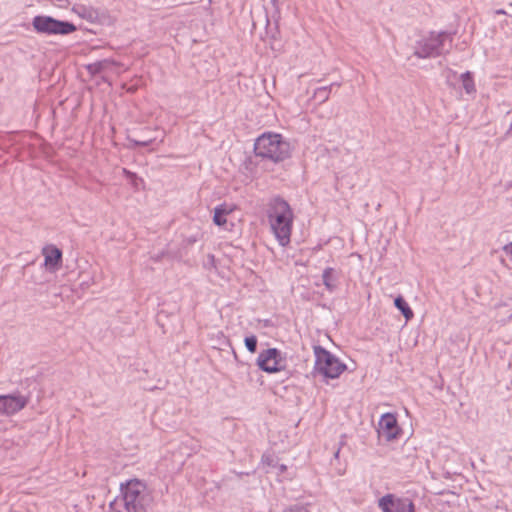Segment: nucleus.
I'll list each match as a JSON object with an SVG mask.
<instances>
[{"label":"nucleus","mask_w":512,"mask_h":512,"mask_svg":"<svg viewBox=\"0 0 512 512\" xmlns=\"http://www.w3.org/2000/svg\"><path fill=\"white\" fill-rule=\"evenodd\" d=\"M266 216L270 231L281 247H287L291 242L294 213L289 203L276 196L266 204Z\"/></svg>","instance_id":"nucleus-1"},{"label":"nucleus","mask_w":512,"mask_h":512,"mask_svg":"<svg viewBox=\"0 0 512 512\" xmlns=\"http://www.w3.org/2000/svg\"><path fill=\"white\" fill-rule=\"evenodd\" d=\"M120 496L109 505L112 512H146L151 496L144 482L131 479L120 486Z\"/></svg>","instance_id":"nucleus-2"},{"label":"nucleus","mask_w":512,"mask_h":512,"mask_svg":"<svg viewBox=\"0 0 512 512\" xmlns=\"http://www.w3.org/2000/svg\"><path fill=\"white\" fill-rule=\"evenodd\" d=\"M291 156L290 143L283 136L274 132H263L258 135V166H265L264 161L283 162Z\"/></svg>","instance_id":"nucleus-3"},{"label":"nucleus","mask_w":512,"mask_h":512,"mask_svg":"<svg viewBox=\"0 0 512 512\" xmlns=\"http://www.w3.org/2000/svg\"><path fill=\"white\" fill-rule=\"evenodd\" d=\"M452 42V34L449 32H431L417 42L414 55L422 59L440 56L450 51Z\"/></svg>","instance_id":"nucleus-4"},{"label":"nucleus","mask_w":512,"mask_h":512,"mask_svg":"<svg viewBox=\"0 0 512 512\" xmlns=\"http://www.w3.org/2000/svg\"><path fill=\"white\" fill-rule=\"evenodd\" d=\"M315 356L314 372L325 378H338L346 369V365L334 354L320 345L313 347Z\"/></svg>","instance_id":"nucleus-5"},{"label":"nucleus","mask_w":512,"mask_h":512,"mask_svg":"<svg viewBox=\"0 0 512 512\" xmlns=\"http://www.w3.org/2000/svg\"><path fill=\"white\" fill-rule=\"evenodd\" d=\"M32 26L38 34L68 35L77 30L76 26L68 21L55 19L51 16L37 15L32 19Z\"/></svg>","instance_id":"nucleus-6"},{"label":"nucleus","mask_w":512,"mask_h":512,"mask_svg":"<svg viewBox=\"0 0 512 512\" xmlns=\"http://www.w3.org/2000/svg\"><path fill=\"white\" fill-rule=\"evenodd\" d=\"M258 368L274 374L286 370L287 357L277 348H267L258 354Z\"/></svg>","instance_id":"nucleus-7"},{"label":"nucleus","mask_w":512,"mask_h":512,"mask_svg":"<svg viewBox=\"0 0 512 512\" xmlns=\"http://www.w3.org/2000/svg\"><path fill=\"white\" fill-rule=\"evenodd\" d=\"M378 505L383 512H415L412 500L395 497L393 494H386L380 498Z\"/></svg>","instance_id":"nucleus-8"},{"label":"nucleus","mask_w":512,"mask_h":512,"mask_svg":"<svg viewBox=\"0 0 512 512\" xmlns=\"http://www.w3.org/2000/svg\"><path fill=\"white\" fill-rule=\"evenodd\" d=\"M28 404V398L20 394L0 395V415L11 416Z\"/></svg>","instance_id":"nucleus-9"},{"label":"nucleus","mask_w":512,"mask_h":512,"mask_svg":"<svg viewBox=\"0 0 512 512\" xmlns=\"http://www.w3.org/2000/svg\"><path fill=\"white\" fill-rule=\"evenodd\" d=\"M44 265L50 272H56L62 264V251L54 245L43 248Z\"/></svg>","instance_id":"nucleus-10"},{"label":"nucleus","mask_w":512,"mask_h":512,"mask_svg":"<svg viewBox=\"0 0 512 512\" xmlns=\"http://www.w3.org/2000/svg\"><path fill=\"white\" fill-rule=\"evenodd\" d=\"M379 428L382 435L387 440L396 438L399 432L396 417L392 413H385L381 416L379 421Z\"/></svg>","instance_id":"nucleus-11"},{"label":"nucleus","mask_w":512,"mask_h":512,"mask_svg":"<svg viewBox=\"0 0 512 512\" xmlns=\"http://www.w3.org/2000/svg\"><path fill=\"white\" fill-rule=\"evenodd\" d=\"M322 280L326 290L332 293L337 289L339 275L334 268L327 267L323 271Z\"/></svg>","instance_id":"nucleus-12"},{"label":"nucleus","mask_w":512,"mask_h":512,"mask_svg":"<svg viewBox=\"0 0 512 512\" xmlns=\"http://www.w3.org/2000/svg\"><path fill=\"white\" fill-rule=\"evenodd\" d=\"M232 210L228 208L226 204H221L215 207L214 209V216H213V222L217 226H224L227 222L226 216L231 212Z\"/></svg>","instance_id":"nucleus-13"},{"label":"nucleus","mask_w":512,"mask_h":512,"mask_svg":"<svg viewBox=\"0 0 512 512\" xmlns=\"http://www.w3.org/2000/svg\"><path fill=\"white\" fill-rule=\"evenodd\" d=\"M394 305L402 313L407 321L413 318L414 313L412 309L401 295L394 299Z\"/></svg>","instance_id":"nucleus-14"},{"label":"nucleus","mask_w":512,"mask_h":512,"mask_svg":"<svg viewBox=\"0 0 512 512\" xmlns=\"http://www.w3.org/2000/svg\"><path fill=\"white\" fill-rule=\"evenodd\" d=\"M74 10L80 17H82L83 19H86L88 21L92 22L98 18L97 10L92 7L79 5L76 8H74Z\"/></svg>","instance_id":"nucleus-15"},{"label":"nucleus","mask_w":512,"mask_h":512,"mask_svg":"<svg viewBox=\"0 0 512 512\" xmlns=\"http://www.w3.org/2000/svg\"><path fill=\"white\" fill-rule=\"evenodd\" d=\"M333 87L334 84H330L328 86H323L315 89L313 93V98L317 100L320 104L326 102L330 97V93Z\"/></svg>","instance_id":"nucleus-16"},{"label":"nucleus","mask_w":512,"mask_h":512,"mask_svg":"<svg viewBox=\"0 0 512 512\" xmlns=\"http://www.w3.org/2000/svg\"><path fill=\"white\" fill-rule=\"evenodd\" d=\"M460 78H461L462 85H463V88L466 91V93L471 94L476 91L474 79H473L472 73L470 71H466L465 73H462Z\"/></svg>","instance_id":"nucleus-17"},{"label":"nucleus","mask_w":512,"mask_h":512,"mask_svg":"<svg viewBox=\"0 0 512 512\" xmlns=\"http://www.w3.org/2000/svg\"><path fill=\"white\" fill-rule=\"evenodd\" d=\"M241 173L245 175L247 181H253L255 178V167L251 159L245 161L241 167Z\"/></svg>","instance_id":"nucleus-18"},{"label":"nucleus","mask_w":512,"mask_h":512,"mask_svg":"<svg viewBox=\"0 0 512 512\" xmlns=\"http://www.w3.org/2000/svg\"><path fill=\"white\" fill-rule=\"evenodd\" d=\"M108 65H109V60L97 61V62L87 65V70L89 73L95 75V74L101 73L103 70H105L108 67Z\"/></svg>","instance_id":"nucleus-19"},{"label":"nucleus","mask_w":512,"mask_h":512,"mask_svg":"<svg viewBox=\"0 0 512 512\" xmlns=\"http://www.w3.org/2000/svg\"><path fill=\"white\" fill-rule=\"evenodd\" d=\"M156 140H157V137L144 138L142 140H137V139L129 138V142L134 147H147V146L152 145L153 143H155Z\"/></svg>","instance_id":"nucleus-20"},{"label":"nucleus","mask_w":512,"mask_h":512,"mask_svg":"<svg viewBox=\"0 0 512 512\" xmlns=\"http://www.w3.org/2000/svg\"><path fill=\"white\" fill-rule=\"evenodd\" d=\"M245 346L251 353L256 352V336L251 335L245 338Z\"/></svg>","instance_id":"nucleus-21"},{"label":"nucleus","mask_w":512,"mask_h":512,"mask_svg":"<svg viewBox=\"0 0 512 512\" xmlns=\"http://www.w3.org/2000/svg\"><path fill=\"white\" fill-rule=\"evenodd\" d=\"M283 512H310L305 506L300 504H294L287 506L283 509Z\"/></svg>","instance_id":"nucleus-22"},{"label":"nucleus","mask_w":512,"mask_h":512,"mask_svg":"<svg viewBox=\"0 0 512 512\" xmlns=\"http://www.w3.org/2000/svg\"><path fill=\"white\" fill-rule=\"evenodd\" d=\"M265 117L267 119L263 122V125L268 124L269 122H271L275 118V113H274L272 108H266Z\"/></svg>","instance_id":"nucleus-23"},{"label":"nucleus","mask_w":512,"mask_h":512,"mask_svg":"<svg viewBox=\"0 0 512 512\" xmlns=\"http://www.w3.org/2000/svg\"><path fill=\"white\" fill-rule=\"evenodd\" d=\"M122 173H123V174H124L128 179H130L131 181H134V180H136V179H137V175H136V173L131 172V171H129V170H128V169H126V168H123V169H122Z\"/></svg>","instance_id":"nucleus-24"},{"label":"nucleus","mask_w":512,"mask_h":512,"mask_svg":"<svg viewBox=\"0 0 512 512\" xmlns=\"http://www.w3.org/2000/svg\"><path fill=\"white\" fill-rule=\"evenodd\" d=\"M503 252L510 257L511 261H512V243H509V244H506L504 247H503Z\"/></svg>","instance_id":"nucleus-25"},{"label":"nucleus","mask_w":512,"mask_h":512,"mask_svg":"<svg viewBox=\"0 0 512 512\" xmlns=\"http://www.w3.org/2000/svg\"><path fill=\"white\" fill-rule=\"evenodd\" d=\"M495 14H497V15H505L506 11L504 9H497V10H495Z\"/></svg>","instance_id":"nucleus-26"},{"label":"nucleus","mask_w":512,"mask_h":512,"mask_svg":"<svg viewBox=\"0 0 512 512\" xmlns=\"http://www.w3.org/2000/svg\"><path fill=\"white\" fill-rule=\"evenodd\" d=\"M262 461H263L264 463H267L268 465H272V462H270V461L268 460V457H267V456H265V455H263V456H262Z\"/></svg>","instance_id":"nucleus-27"},{"label":"nucleus","mask_w":512,"mask_h":512,"mask_svg":"<svg viewBox=\"0 0 512 512\" xmlns=\"http://www.w3.org/2000/svg\"><path fill=\"white\" fill-rule=\"evenodd\" d=\"M279 470H280L281 472L285 471V470H286V466H285V465H283V464H281V465L279 466Z\"/></svg>","instance_id":"nucleus-28"},{"label":"nucleus","mask_w":512,"mask_h":512,"mask_svg":"<svg viewBox=\"0 0 512 512\" xmlns=\"http://www.w3.org/2000/svg\"><path fill=\"white\" fill-rule=\"evenodd\" d=\"M339 453H340V449H338V450L334 453V457H335V458H338V457H339Z\"/></svg>","instance_id":"nucleus-29"},{"label":"nucleus","mask_w":512,"mask_h":512,"mask_svg":"<svg viewBox=\"0 0 512 512\" xmlns=\"http://www.w3.org/2000/svg\"><path fill=\"white\" fill-rule=\"evenodd\" d=\"M253 152H255V153H256V140H255V141H254V143H253Z\"/></svg>","instance_id":"nucleus-30"},{"label":"nucleus","mask_w":512,"mask_h":512,"mask_svg":"<svg viewBox=\"0 0 512 512\" xmlns=\"http://www.w3.org/2000/svg\"><path fill=\"white\" fill-rule=\"evenodd\" d=\"M333 84H334V86H337V87L340 86V83H338V82H334Z\"/></svg>","instance_id":"nucleus-31"},{"label":"nucleus","mask_w":512,"mask_h":512,"mask_svg":"<svg viewBox=\"0 0 512 512\" xmlns=\"http://www.w3.org/2000/svg\"><path fill=\"white\" fill-rule=\"evenodd\" d=\"M164 140V137H162L160 140H159V143H162Z\"/></svg>","instance_id":"nucleus-32"},{"label":"nucleus","mask_w":512,"mask_h":512,"mask_svg":"<svg viewBox=\"0 0 512 512\" xmlns=\"http://www.w3.org/2000/svg\"><path fill=\"white\" fill-rule=\"evenodd\" d=\"M510 131H512V123H511V126H510V129H509L508 133H509Z\"/></svg>","instance_id":"nucleus-33"}]
</instances>
